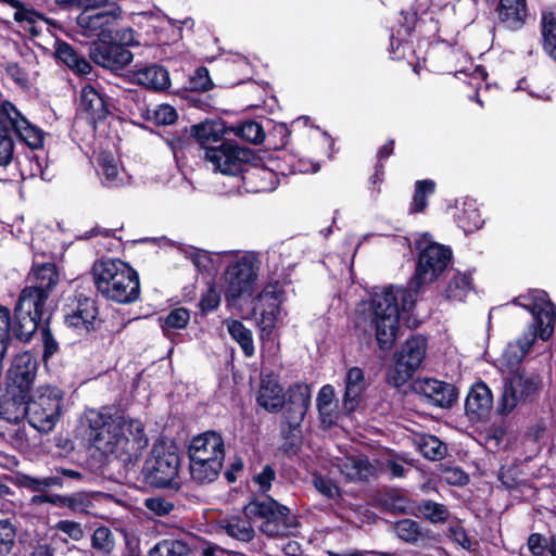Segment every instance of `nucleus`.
<instances>
[{
	"label": "nucleus",
	"instance_id": "63",
	"mask_svg": "<svg viewBox=\"0 0 556 556\" xmlns=\"http://www.w3.org/2000/svg\"><path fill=\"white\" fill-rule=\"evenodd\" d=\"M16 527L11 520H2V546L10 552L15 544Z\"/></svg>",
	"mask_w": 556,
	"mask_h": 556
},
{
	"label": "nucleus",
	"instance_id": "43",
	"mask_svg": "<svg viewBox=\"0 0 556 556\" xmlns=\"http://www.w3.org/2000/svg\"><path fill=\"white\" fill-rule=\"evenodd\" d=\"M91 546L102 555H110L115 547L113 532L106 527H99L91 536Z\"/></svg>",
	"mask_w": 556,
	"mask_h": 556
},
{
	"label": "nucleus",
	"instance_id": "19",
	"mask_svg": "<svg viewBox=\"0 0 556 556\" xmlns=\"http://www.w3.org/2000/svg\"><path fill=\"white\" fill-rule=\"evenodd\" d=\"M225 457L224 441L219 433L215 431H206L194 437L189 446L190 459L216 458L223 463Z\"/></svg>",
	"mask_w": 556,
	"mask_h": 556
},
{
	"label": "nucleus",
	"instance_id": "57",
	"mask_svg": "<svg viewBox=\"0 0 556 556\" xmlns=\"http://www.w3.org/2000/svg\"><path fill=\"white\" fill-rule=\"evenodd\" d=\"M108 41L112 43L122 45V47L131 46L135 43L134 31L129 27H119V25L114 28L112 36L108 39Z\"/></svg>",
	"mask_w": 556,
	"mask_h": 556
},
{
	"label": "nucleus",
	"instance_id": "12",
	"mask_svg": "<svg viewBox=\"0 0 556 556\" xmlns=\"http://www.w3.org/2000/svg\"><path fill=\"white\" fill-rule=\"evenodd\" d=\"M204 156L212 164L214 170L235 176L242 172L252 154L249 149L227 141L216 147H206Z\"/></svg>",
	"mask_w": 556,
	"mask_h": 556
},
{
	"label": "nucleus",
	"instance_id": "17",
	"mask_svg": "<svg viewBox=\"0 0 556 556\" xmlns=\"http://www.w3.org/2000/svg\"><path fill=\"white\" fill-rule=\"evenodd\" d=\"M414 389L429 404L441 408L452 407L458 396L455 386L432 378L417 380Z\"/></svg>",
	"mask_w": 556,
	"mask_h": 556
},
{
	"label": "nucleus",
	"instance_id": "60",
	"mask_svg": "<svg viewBox=\"0 0 556 556\" xmlns=\"http://www.w3.org/2000/svg\"><path fill=\"white\" fill-rule=\"evenodd\" d=\"M527 545L533 556H543L544 552L547 549L548 542L542 534L532 533L528 538Z\"/></svg>",
	"mask_w": 556,
	"mask_h": 556
},
{
	"label": "nucleus",
	"instance_id": "47",
	"mask_svg": "<svg viewBox=\"0 0 556 556\" xmlns=\"http://www.w3.org/2000/svg\"><path fill=\"white\" fill-rule=\"evenodd\" d=\"M394 529L399 539L409 544L416 543L421 535L418 522L412 519L397 521Z\"/></svg>",
	"mask_w": 556,
	"mask_h": 556
},
{
	"label": "nucleus",
	"instance_id": "35",
	"mask_svg": "<svg viewBox=\"0 0 556 556\" xmlns=\"http://www.w3.org/2000/svg\"><path fill=\"white\" fill-rule=\"evenodd\" d=\"M417 511L431 523H444L450 518L448 508L432 500H421L417 505Z\"/></svg>",
	"mask_w": 556,
	"mask_h": 556
},
{
	"label": "nucleus",
	"instance_id": "40",
	"mask_svg": "<svg viewBox=\"0 0 556 556\" xmlns=\"http://www.w3.org/2000/svg\"><path fill=\"white\" fill-rule=\"evenodd\" d=\"M34 503H60L74 511H85L88 501L81 494L71 496L56 495L55 498L49 495H39L33 497Z\"/></svg>",
	"mask_w": 556,
	"mask_h": 556
},
{
	"label": "nucleus",
	"instance_id": "33",
	"mask_svg": "<svg viewBox=\"0 0 556 556\" xmlns=\"http://www.w3.org/2000/svg\"><path fill=\"white\" fill-rule=\"evenodd\" d=\"M191 131L199 144H201L206 151V147H211V143H215L220 140L224 134V126L218 122L205 121L193 125Z\"/></svg>",
	"mask_w": 556,
	"mask_h": 556
},
{
	"label": "nucleus",
	"instance_id": "53",
	"mask_svg": "<svg viewBox=\"0 0 556 556\" xmlns=\"http://www.w3.org/2000/svg\"><path fill=\"white\" fill-rule=\"evenodd\" d=\"M144 506L156 516H166L174 509V504L161 496L147 498Z\"/></svg>",
	"mask_w": 556,
	"mask_h": 556
},
{
	"label": "nucleus",
	"instance_id": "6",
	"mask_svg": "<svg viewBox=\"0 0 556 556\" xmlns=\"http://www.w3.org/2000/svg\"><path fill=\"white\" fill-rule=\"evenodd\" d=\"M243 514L267 538L288 536L296 526L290 509L271 497L251 501L243 506Z\"/></svg>",
	"mask_w": 556,
	"mask_h": 556
},
{
	"label": "nucleus",
	"instance_id": "1",
	"mask_svg": "<svg viewBox=\"0 0 556 556\" xmlns=\"http://www.w3.org/2000/svg\"><path fill=\"white\" fill-rule=\"evenodd\" d=\"M419 257L416 273L407 288L386 287L375 291L369 308L358 315L355 326L364 332L374 330L381 350L393 346L399 327V312L410 309L419 289L434 281L446 268L452 252L448 248L432 241L428 233L416 239Z\"/></svg>",
	"mask_w": 556,
	"mask_h": 556
},
{
	"label": "nucleus",
	"instance_id": "51",
	"mask_svg": "<svg viewBox=\"0 0 556 556\" xmlns=\"http://www.w3.org/2000/svg\"><path fill=\"white\" fill-rule=\"evenodd\" d=\"M275 480L276 471L269 465L264 466L262 471L253 477V481L258 486V492L262 494H266L270 490L271 483Z\"/></svg>",
	"mask_w": 556,
	"mask_h": 556
},
{
	"label": "nucleus",
	"instance_id": "11",
	"mask_svg": "<svg viewBox=\"0 0 556 556\" xmlns=\"http://www.w3.org/2000/svg\"><path fill=\"white\" fill-rule=\"evenodd\" d=\"M542 387L539 375L527 371L514 372L505 382L498 412L511 413L521 401H533Z\"/></svg>",
	"mask_w": 556,
	"mask_h": 556
},
{
	"label": "nucleus",
	"instance_id": "54",
	"mask_svg": "<svg viewBox=\"0 0 556 556\" xmlns=\"http://www.w3.org/2000/svg\"><path fill=\"white\" fill-rule=\"evenodd\" d=\"M315 489L328 498L340 496V490L330 479L323 476H315L313 479Z\"/></svg>",
	"mask_w": 556,
	"mask_h": 556
},
{
	"label": "nucleus",
	"instance_id": "15",
	"mask_svg": "<svg viewBox=\"0 0 556 556\" xmlns=\"http://www.w3.org/2000/svg\"><path fill=\"white\" fill-rule=\"evenodd\" d=\"M282 291L278 285H268L253 300V312L261 316L260 323L264 330L273 329L282 320Z\"/></svg>",
	"mask_w": 556,
	"mask_h": 556
},
{
	"label": "nucleus",
	"instance_id": "37",
	"mask_svg": "<svg viewBox=\"0 0 556 556\" xmlns=\"http://www.w3.org/2000/svg\"><path fill=\"white\" fill-rule=\"evenodd\" d=\"M190 552V545L186 541L165 539L150 551L149 556H188Z\"/></svg>",
	"mask_w": 556,
	"mask_h": 556
},
{
	"label": "nucleus",
	"instance_id": "45",
	"mask_svg": "<svg viewBox=\"0 0 556 556\" xmlns=\"http://www.w3.org/2000/svg\"><path fill=\"white\" fill-rule=\"evenodd\" d=\"M435 184L432 180H419L416 182L415 193L412 203V213L422 212L427 206V195L434 192Z\"/></svg>",
	"mask_w": 556,
	"mask_h": 556
},
{
	"label": "nucleus",
	"instance_id": "16",
	"mask_svg": "<svg viewBox=\"0 0 556 556\" xmlns=\"http://www.w3.org/2000/svg\"><path fill=\"white\" fill-rule=\"evenodd\" d=\"M89 56L97 65L110 71L123 70L134 58L127 48L110 41H101L92 46Z\"/></svg>",
	"mask_w": 556,
	"mask_h": 556
},
{
	"label": "nucleus",
	"instance_id": "28",
	"mask_svg": "<svg viewBox=\"0 0 556 556\" xmlns=\"http://www.w3.org/2000/svg\"><path fill=\"white\" fill-rule=\"evenodd\" d=\"M98 316L96 302L91 299L84 298L78 300L75 311L66 316V321L71 327L85 329L89 331L93 328V324Z\"/></svg>",
	"mask_w": 556,
	"mask_h": 556
},
{
	"label": "nucleus",
	"instance_id": "29",
	"mask_svg": "<svg viewBox=\"0 0 556 556\" xmlns=\"http://www.w3.org/2000/svg\"><path fill=\"white\" fill-rule=\"evenodd\" d=\"M252 523L253 520H250L244 515L242 517L230 516L219 521V528L238 541L250 542L255 536Z\"/></svg>",
	"mask_w": 556,
	"mask_h": 556
},
{
	"label": "nucleus",
	"instance_id": "42",
	"mask_svg": "<svg viewBox=\"0 0 556 556\" xmlns=\"http://www.w3.org/2000/svg\"><path fill=\"white\" fill-rule=\"evenodd\" d=\"M17 483L21 486H25L33 492H42L53 486H62L63 480L60 476H50L45 478H33L30 476L23 475L17 478Z\"/></svg>",
	"mask_w": 556,
	"mask_h": 556
},
{
	"label": "nucleus",
	"instance_id": "21",
	"mask_svg": "<svg viewBox=\"0 0 556 556\" xmlns=\"http://www.w3.org/2000/svg\"><path fill=\"white\" fill-rule=\"evenodd\" d=\"M79 106L87 114L91 124L103 121L109 114L103 96L90 84L81 88Z\"/></svg>",
	"mask_w": 556,
	"mask_h": 556
},
{
	"label": "nucleus",
	"instance_id": "49",
	"mask_svg": "<svg viewBox=\"0 0 556 556\" xmlns=\"http://www.w3.org/2000/svg\"><path fill=\"white\" fill-rule=\"evenodd\" d=\"M238 134L243 139H245L247 141L252 142V143H261L265 138V134H264L262 126L256 122L244 123L239 128Z\"/></svg>",
	"mask_w": 556,
	"mask_h": 556
},
{
	"label": "nucleus",
	"instance_id": "50",
	"mask_svg": "<svg viewBox=\"0 0 556 556\" xmlns=\"http://www.w3.org/2000/svg\"><path fill=\"white\" fill-rule=\"evenodd\" d=\"M101 173L103 182L106 186H115L118 184V167L113 159L104 156L100 161Z\"/></svg>",
	"mask_w": 556,
	"mask_h": 556
},
{
	"label": "nucleus",
	"instance_id": "62",
	"mask_svg": "<svg viewBox=\"0 0 556 556\" xmlns=\"http://www.w3.org/2000/svg\"><path fill=\"white\" fill-rule=\"evenodd\" d=\"M41 340L43 344V358L48 359L59 349V344L48 327L41 328Z\"/></svg>",
	"mask_w": 556,
	"mask_h": 556
},
{
	"label": "nucleus",
	"instance_id": "26",
	"mask_svg": "<svg viewBox=\"0 0 556 556\" xmlns=\"http://www.w3.org/2000/svg\"><path fill=\"white\" fill-rule=\"evenodd\" d=\"M496 13L500 22L507 28L517 29L525 23L527 16V1L500 0Z\"/></svg>",
	"mask_w": 556,
	"mask_h": 556
},
{
	"label": "nucleus",
	"instance_id": "5",
	"mask_svg": "<svg viewBox=\"0 0 556 556\" xmlns=\"http://www.w3.org/2000/svg\"><path fill=\"white\" fill-rule=\"evenodd\" d=\"M93 279L98 291L116 303L128 304L138 300L140 283L137 271L121 260H105L93 265Z\"/></svg>",
	"mask_w": 556,
	"mask_h": 556
},
{
	"label": "nucleus",
	"instance_id": "20",
	"mask_svg": "<svg viewBox=\"0 0 556 556\" xmlns=\"http://www.w3.org/2000/svg\"><path fill=\"white\" fill-rule=\"evenodd\" d=\"M311 404V388L304 382H296L287 391V401L285 405L288 406V424L290 427H296L302 422L306 410Z\"/></svg>",
	"mask_w": 556,
	"mask_h": 556
},
{
	"label": "nucleus",
	"instance_id": "30",
	"mask_svg": "<svg viewBox=\"0 0 556 556\" xmlns=\"http://www.w3.org/2000/svg\"><path fill=\"white\" fill-rule=\"evenodd\" d=\"M541 34L543 50L556 62V8L542 13Z\"/></svg>",
	"mask_w": 556,
	"mask_h": 556
},
{
	"label": "nucleus",
	"instance_id": "24",
	"mask_svg": "<svg viewBox=\"0 0 556 556\" xmlns=\"http://www.w3.org/2000/svg\"><path fill=\"white\" fill-rule=\"evenodd\" d=\"M257 403L268 412H278L285 406L282 388L274 376L268 375L262 378Z\"/></svg>",
	"mask_w": 556,
	"mask_h": 556
},
{
	"label": "nucleus",
	"instance_id": "61",
	"mask_svg": "<svg viewBox=\"0 0 556 556\" xmlns=\"http://www.w3.org/2000/svg\"><path fill=\"white\" fill-rule=\"evenodd\" d=\"M463 228L466 232L473 231L475 229H479L483 220L480 217V214L475 208H467L464 212V218L462 220Z\"/></svg>",
	"mask_w": 556,
	"mask_h": 556
},
{
	"label": "nucleus",
	"instance_id": "10",
	"mask_svg": "<svg viewBox=\"0 0 556 556\" xmlns=\"http://www.w3.org/2000/svg\"><path fill=\"white\" fill-rule=\"evenodd\" d=\"M258 262L253 255H243L227 266L225 298L235 303L250 296L257 279Z\"/></svg>",
	"mask_w": 556,
	"mask_h": 556
},
{
	"label": "nucleus",
	"instance_id": "2",
	"mask_svg": "<svg viewBox=\"0 0 556 556\" xmlns=\"http://www.w3.org/2000/svg\"><path fill=\"white\" fill-rule=\"evenodd\" d=\"M86 442L104 455L114 454L126 469L132 467L148 446L143 425L136 419L89 409L81 419Z\"/></svg>",
	"mask_w": 556,
	"mask_h": 556
},
{
	"label": "nucleus",
	"instance_id": "18",
	"mask_svg": "<svg viewBox=\"0 0 556 556\" xmlns=\"http://www.w3.org/2000/svg\"><path fill=\"white\" fill-rule=\"evenodd\" d=\"M339 472L349 481H367L376 475V467L367 456L361 454H345L332 462Z\"/></svg>",
	"mask_w": 556,
	"mask_h": 556
},
{
	"label": "nucleus",
	"instance_id": "8",
	"mask_svg": "<svg viewBox=\"0 0 556 556\" xmlns=\"http://www.w3.org/2000/svg\"><path fill=\"white\" fill-rule=\"evenodd\" d=\"M179 470V456L173 443L156 442L146 459L142 475L147 483L164 488L170 485Z\"/></svg>",
	"mask_w": 556,
	"mask_h": 556
},
{
	"label": "nucleus",
	"instance_id": "31",
	"mask_svg": "<svg viewBox=\"0 0 556 556\" xmlns=\"http://www.w3.org/2000/svg\"><path fill=\"white\" fill-rule=\"evenodd\" d=\"M56 56L77 75L86 76L90 74L92 70L90 63L84 56L79 55L68 43H59Z\"/></svg>",
	"mask_w": 556,
	"mask_h": 556
},
{
	"label": "nucleus",
	"instance_id": "39",
	"mask_svg": "<svg viewBox=\"0 0 556 556\" xmlns=\"http://www.w3.org/2000/svg\"><path fill=\"white\" fill-rule=\"evenodd\" d=\"M471 290V279L466 274L456 273L448 281L445 296L448 300L464 301Z\"/></svg>",
	"mask_w": 556,
	"mask_h": 556
},
{
	"label": "nucleus",
	"instance_id": "59",
	"mask_svg": "<svg viewBox=\"0 0 556 556\" xmlns=\"http://www.w3.org/2000/svg\"><path fill=\"white\" fill-rule=\"evenodd\" d=\"M220 303V294L215 287L210 286L205 293H203L200 306L202 311H213Z\"/></svg>",
	"mask_w": 556,
	"mask_h": 556
},
{
	"label": "nucleus",
	"instance_id": "44",
	"mask_svg": "<svg viewBox=\"0 0 556 556\" xmlns=\"http://www.w3.org/2000/svg\"><path fill=\"white\" fill-rule=\"evenodd\" d=\"M22 122L27 119L15 105L9 101H2V132L11 130L15 134L22 127Z\"/></svg>",
	"mask_w": 556,
	"mask_h": 556
},
{
	"label": "nucleus",
	"instance_id": "34",
	"mask_svg": "<svg viewBox=\"0 0 556 556\" xmlns=\"http://www.w3.org/2000/svg\"><path fill=\"white\" fill-rule=\"evenodd\" d=\"M420 453L428 459L441 460L447 454L446 444L434 435H422L416 440Z\"/></svg>",
	"mask_w": 556,
	"mask_h": 556
},
{
	"label": "nucleus",
	"instance_id": "32",
	"mask_svg": "<svg viewBox=\"0 0 556 556\" xmlns=\"http://www.w3.org/2000/svg\"><path fill=\"white\" fill-rule=\"evenodd\" d=\"M223 463L216 458L211 460L206 459H190V475L192 480L199 483H208L214 481L219 475Z\"/></svg>",
	"mask_w": 556,
	"mask_h": 556
},
{
	"label": "nucleus",
	"instance_id": "41",
	"mask_svg": "<svg viewBox=\"0 0 556 556\" xmlns=\"http://www.w3.org/2000/svg\"><path fill=\"white\" fill-rule=\"evenodd\" d=\"M333 400L334 389L330 384L324 386L317 395V408L323 419V422H333Z\"/></svg>",
	"mask_w": 556,
	"mask_h": 556
},
{
	"label": "nucleus",
	"instance_id": "58",
	"mask_svg": "<svg viewBox=\"0 0 556 556\" xmlns=\"http://www.w3.org/2000/svg\"><path fill=\"white\" fill-rule=\"evenodd\" d=\"M154 118L157 124L170 125L177 119V112L172 105L162 104L154 110Z\"/></svg>",
	"mask_w": 556,
	"mask_h": 556
},
{
	"label": "nucleus",
	"instance_id": "22",
	"mask_svg": "<svg viewBox=\"0 0 556 556\" xmlns=\"http://www.w3.org/2000/svg\"><path fill=\"white\" fill-rule=\"evenodd\" d=\"M493 405V396L489 387L483 382L475 383L465 402L466 414L471 417H483Z\"/></svg>",
	"mask_w": 556,
	"mask_h": 556
},
{
	"label": "nucleus",
	"instance_id": "3",
	"mask_svg": "<svg viewBox=\"0 0 556 556\" xmlns=\"http://www.w3.org/2000/svg\"><path fill=\"white\" fill-rule=\"evenodd\" d=\"M514 303L529 311L534 323L521 338L515 343L508 344L504 351L502 358L507 366L520 363L538 337L543 341L549 339L554 331L556 316L554 304L548 300L547 293L542 290H534L527 295H521Z\"/></svg>",
	"mask_w": 556,
	"mask_h": 556
},
{
	"label": "nucleus",
	"instance_id": "55",
	"mask_svg": "<svg viewBox=\"0 0 556 556\" xmlns=\"http://www.w3.org/2000/svg\"><path fill=\"white\" fill-rule=\"evenodd\" d=\"M189 258L199 271H211L213 269V261L210 254L202 250H194L189 253Z\"/></svg>",
	"mask_w": 556,
	"mask_h": 556
},
{
	"label": "nucleus",
	"instance_id": "7",
	"mask_svg": "<svg viewBox=\"0 0 556 556\" xmlns=\"http://www.w3.org/2000/svg\"><path fill=\"white\" fill-rule=\"evenodd\" d=\"M45 315V293L35 289H23L9 323V331L17 340L27 342L37 330Z\"/></svg>",
	"mask_w": 556,
	"mask_h": 556
},
{
	"label": "nucleus",
	"instance_id": "56",
	"mask_svg": "<svg viewBox=\"0 0 556 556\" xmlns=\"http://www.w3.org/2000/svg\"><path fill=\"white\" fill-rule=\"evenodd\" d=\"M55 529L67 534L74 541H80L85 535L81 525L71 520L59 521Z\"/></svg>",
	"mask_w": 556,
	"mask_h": 556
},
{
	"label": "nucleus",
	"instance_id": "13",
	"mask_svg": "<svg viewBox=\"0 0 556 556\" xmlns=\"http://www.w3.org/2000/svg\"><path fill=\"white\" fill-rule=\"evenodd\" d=\"M37 374V362L28 352L14 357L7 374V391L12 399L24 400Z\"/></svg>",
	"mask_w": 556,
	"mask_h": 556
},
{
	"label": "nucleus",
	"instance_id": "46",
	"mask_svg": "<svg viewBox=\"0 0 556 556\" xmlns=\"http://www.w3.org/2000/svg\"><path fill=\"white\" fill-rule=\"evenodd\" d=\"M15 135L31 149H39L43 146V132L28 121L22 122V127Z\"/></svg>",
	"mask_w": 556,
	"mask_h": 556
},
{
	"label": "nucleus",
	"instance_id": "38",
	"mask_svg": "<svg viewBox=\"0 0 556 556\" xmlns=\"http://www.w3.org/2000/svg\"><path fill=\"white\" fill-rule=\"evenodd\" d=\"M2 5L5 7V15L12 16L17 23L34 24L41 16L33 10L27 9L22 2L17 0H2Z\"/></svg>",
	"mask_w": 556,
	"mask_h": 556
},
{
	"label": "nucleus",
	"instance_id": "14",
	"mask_svg": "<svg viewBox=\"0 0 556 556\" xmlns=\"http://www.w3.org/2000/svg\"><path fill=\"white\" fill-rule=\"evenodd\" d=\"M105 11H83L77 16L78 26L89 36H96L100 41H108L122 17L121 9L111 3Z\"/></svg>",
	"mask_w": 556,
	"mask_h": 556
},
{
	"label": "nucleus",
	"instance_id": "36",
	"mask_svg": "<svg viewBox=\"0 0 556 556\" xmlns=\"http://www.w3.org/2000/svg\"><path fill=\"white\" fill-rule=\"evenodd\" d=\"M227 327L231 338L239 343L244 355L248 357L254 355L252 331L239 320L228 321Z\"/></svg>",
	"mask_w": 556,
	"mask_h": 556
},
{
	"label": "nucleus",
	"instance_id": "25",
	"mask_svg": "<svg viewBox=\"0 0 556 556\" xmlns=\"http://www.w3.org/2000/svg\"><path fill=\"white\" fill-rule=\"evenodd\" d=\"M132 80L155 91L166 90L170 85L168 72L160 65H150L135 71Z\"/></svg>",
	"mask_w": 556,
	"mask_h": 556
},
{
	"label": "nucleus",
	"instance_id": "64",
	"mask_svg": "<svg viewBox=\"0 0 556 556\" xmlns=\"http://www.w3.org/2000/svg\"><path fill=\"white\" fill-rule=\"evenodd\" d=\"M451 538L457 542L463 548L470 549L471 542L463 527H452L450 529Z\"/></svg>",
	"mask_w": 556,
	"mask_h": 556
},
{
	"label": "nucleus",
	"instance_id": "52",
	"mask_svg": "<svg viewBox=\"0 0 556 556\" xmlns=\"http://www.w3.org/2000/svg\"><path fill=\"white\" fill-rule=\"evenodd\" d=\"M190 88L198 91H207L212 89L213 83L210 78L208 71L205 67H199L189 80Z\"/></svg>",
	"mask_w": 556,
	"mask_h": 556
},
{
	"label": "nucleus",
	"instance_id": "9",
	"mask_svg": "<svg viewBox=\"0 0 556 556\" xmlns=\"http://www.w3.org/2000/svg\"><path fill=\"white\" fill-rule=\"evenodd\" d=\"M427 351V340L422 336L408 338L394 355V366L389 369L388 382L393 387L404 386L420 367Z\"/></svg>",
	"mask_w": 556,
	"mask_h": 556
},
{
	"label": "nucleus",
	"instance_id": "27",
	"mask_svg": "<svg viewBox=\"0 0 556 556\" xmlns=\"http://www.w3.org/2000/svg\"><path fill=\"white\" fill-rule=\"evenodd\" d=\"M29 280L36 282V285L26 287L25 289H35L36 291H42L45 293V302L48 300L50 292L56 286L59 281V274L56 267L52 263L35 264L33 266Z\"/></svg>",
	"mask_w": 556,
	"mask_h": 556
},
{
	"label": "nucleus",
	"instance_id": "4",
	"mask_svg": "<svg viewBox=\"0 0 556 556\" xmlns=\"http://www.w3.org/2000/svg\"><path fill=\"white\" fill-rule=\"evenodd\" d=\"M63 394L54 387H40L28 402L20 399L7 400L2 405V418L17 422L25 416L39 432L51 431L60 419Z\"/></svg>",
	"mask_w": 556,
	"mask_h": 556
},
{
	"label": "nucleus",
	"instance_id": "48",
	"mask_svg": "<svg viewBox=\"0 0 556 556\" xmlns=\"http://www.w3.org/2000/svg\"><path fill=\"white\" fill-rule=\"evenodd\" d=\"M190 319L189 311L179 307L170 311L168 315L164 319L163 330L166 331L168 329H182L185 328Z\"/></svg>",
	"mask_w": 556,
	"mask_h": 556
},
{
	"label": "nucleus",
	"instance_id": "23",
	"mask_svg": "<svg viewBox=\"0 0 556 556\" xmlns=\"http://www.w3.org/2000/svg\"><path fill=\"white\" fill-rule=\"evenodd\" d=\"M366 388L364 372L358 367L349 369L345 377V390L343 394V407L345 412H354L361 402Z\"/></svg>",
	"mask_w": 556,
	"mask_h": 556
}]
</instances>
